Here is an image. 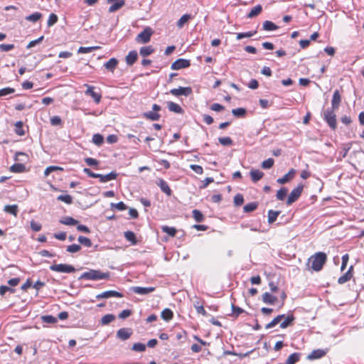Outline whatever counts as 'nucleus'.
I'll return each mask as SVG.
<instances>
[{
	"label": "nucleus",
	"mask_w": 364,
	"mask_h": 364,
	"mask_svg": "<svg viewBox=\"0 0 364 364\" xmlns=\"http://www.w3.org/2000/svg\"><path fill=\"white\" fill-rule=\"evenodd\" d=\"M57 199L66 204H71L73 203V198L70 195H60L58 196Z\"/></svg>",
	"instance_id": "864d4df0"
},
{
	"label": "nucleus",
	"mask_w": 364,
	"mask_h": 364,
	"mask_svg": "<svg viewBox=\"0 0 364 364\" xmlns=\"http://www.w3.org/2000/svg\"><path fill=\"white\" fill-rule=\"evenodd\" d=\"M191 18H192V16L191 14H186L183 15L179 20L177 21V26L179 28H181L183 27L184 24L187 23Z\"/></svg>",
	"instance_id": "7c9ffc66"
},
{
	"label": "nucleus",
	"mask_w": 364,
	"mask_h": 364,
	"mask_svg": "<svg viewBox=\"0 0 364 364\" xmlns=\"http://www.w3.org/2000/svg\"><path fill=\"white\" fill-rule=\"evenodd\" d=\"M4 210L6 213H10L16 217L18 214V207L17 205H6L4 206Z\"/></svg>",
	"instance_id": "b1692460"
},
{
	"label": "nucleus",
	"mask_w": 364,
	"mask_h": 364,
	"mask_svg": "<svg viewBox=\"0 0 364 364\" xmlns=\"http://www.w3.org/2000/svg\"><path fill=\"white\" fill-rule=\"evenodd\" d=\"M42 321L47 323H55L58 321L57 318L51 315H46L42 316Z\"/></svg>",
	"instance_id": "6e6d98bb"
},
{
	"label": "nucleus",
	"mask_w": 364,
	"mask_h": 364,
	"mask_svg": "<svg viewBox=\"0 0 364 364\" xmlns=\"http://www.w3.org/2000/svg\"><path fill=\"white\" fill-rule=\"evenodd\" d=\"M84 86L87 87V90L85 91V95L91 96L93 98V100H95V102L97 104H98L101 100V97H102L101 94L100 92H95L94 90L95 87L91 85L85 84Z\"/></svg>",
	"instance_id": "6e6552de"
},
{
	"label": "nucleus",
	"mask_w": 364,
	"mask_h": 364,
	"mask_svg": "<svg viewBox=\"0 0 364 364\" xmlns=\"http://www.w3.org/2000/svg\"><path fill=\"white\" fill-rule=\"evenodd\" d=\"M295 173L296 171L294 168H291L283 177L278 178L277 182L279 184L287 183L294 178Z\"/></svg>",
	"instance_id": "ddd939ff"
},
{
	"label": "nucleus",
	"mask_w": 364,
	"mask_h": 364,
	"mask_svg": "<svg viewBox=\"0 0 364 364\" xmlns=\"http://www.w3.org/2000/svg\"><path fill=\"white\" fill-rule=\"evenodd\" d=\"M323 119L332 129H336L337 123L336 116V114L334 113V109H333L332 108H328L326 110H324Z\"/></svg>",
	"instance_id": "7ed1b4c3"
},
{
	"label": "nucleus",
	"mask_w": 364,
	"mask_h": 364,
	"mask_svg": "<svg viewBox=\"0 0 364 364\" xmlns=\"http://www.w3.org/2000/svg\"><path fill=\"white\" fill-rule=\"evenodd\" d=\"M262 6L260 4H258L251 9V11L247 15V17L249 18H252L258 16L262 12Z\"/></svg>",
	"instance_id": "393cba45"
},
{
	"label": "nucleus",
	"mask_w": 364,
	"mask_h": 364,
	"mask_svg": "<svg viewBox=\"0 0 364 364\" xmlns=\"http://www.w3.org/2000/svg\"><path fill=\"white\" fill-rule=\"evenodd\" d=\"M304 189V186L301 183L299 184L295 188H294L288 196L287 200V205H290L295 201H296L300 197Z\"/></svg>",
	"instance_id": "20e7f679"
},
{
	"label": "nucleus",
	"mask_w": 364,
	"mask_h": 364,
	"mask_svg": "<svg viewBox=\"0 0 364 364\" xmlns=\"http://www.w3.org/2000/svg\"><path fill=\"white\" fill-rule=\"evenodd\" d=\"M161 316L164 321H169L173 318V314L171 309H165L161 311Z\"/></svg>",
	"instance_id": "473e14b6"
},
{
	"label": "nucleus",
	"mask_w": 364,
	"mask_h": 364,
	"mask_svg": "<svg viewBox=\"0 0 364 364\" xmlns=\"http://www.w3.org/2000/svg\"><path fill=\"white\" fill-rule=\"evenodd\" d=\"M42 17V14L40 12H34L29 16H27L25 19L30 22H36Z\"/></svg>",
	"instance_id": "e433bc0d"
},
{
	"label": "nucleus",
	"mask_w": 364,
	"mask_h": 364,
	"mask_svg": "<svg viewBox=\"0 0 364 364\" xmlns=\"http://www.w3.org/2000/svg\"><path fill=\"white\" fill-rule=\"evenodd\" d=\"M326 254L323 252H318L315 253L309 259L307 265L311 264V269L315 272H319L322 269L324 264L326 262Z\"/></svg>",
	"instance_id": "f257e3e1"
},
{
	"label": "nucleus",
	"mask_w": 364,
	"mask_h": 364,
	"mask_svg": "<svg viewBox=\"0 0 364 364\" xmlns=\"http://www.w3.org/2000/svg\"><path fill=\"white\" fill-rule=\"evenodd\" d=\"M80 249V245L77 244H73L67 247V251L71 253L77 252Z\"/></svg>",
	"instance_id": "680f3d73"
},
{
	"label": "nucleus",
	"mask_w": 364,
	"mask_h": 364,
	"mask_svg": "<svg viewBox=\"0 0 364 364\" xmlns=\"http://www.w3.org/2000/svg\"><path fill=\"white\" fill-rule=\"evenodd\" d=\"M155 287H133L131 288L132 291L137 294L140 295H146L149 293H151L155 291Z\"/></svg>",
	"instance_id": "f8f14e48"
},
{
	"label": "nucleus",
	"mask_w": 364,
	"mask_h": 364,
	"mask_svg": "<svg viewBox=\"0 0 364 364\" xmlns=\"http://www.w3.org/2000/svg\"><path fill=\"white\" fill-rule=\"evenodd\" d=\"M232 316L237 318L240 314L244 312V310L239 306H236L234 304H232Z\"/></svg>",
	"instance_id": "052dcab7"
},
{
	"label": "nucleus",
	"mask_w": 364,
	"mask_h": 364,
	"mask_svg": "<svg viewBox=\"0 0 364 364\" xmlns=\"http://www.w3.org/2000/svg\"><path fill=\"white\" fill-rule=\"evenodd\" d=\"M152 34H153L152 29L150 27H146L137 35L136 40L138 42L146 43L149 42Z\"/></svg>",
	"instance_id": "423d86ee"
},
{
	"label": "nucleus",
	"mask_w": 364,
	"mask_h": 364,
	"mask_svg": "<svg viewBox=\"0 0 364 364\" xmlns=\"http://www.w3.org/2000/svg\"><path fill=\"white\" fill-rule=\"evenodd\" d=\"M58 17L56 14L52 13L49 15L48 19V26L50 27L55 24L58 22Z\"/></svg>",
	"instance_id": "603ef678"
},
{
	"label": "nucleus",
	"mask_w": 364,
	"mask_h": 364,
	"mask_svg": "<svg viewBox=\"0 0 364 364\" xmlns=\"http://www.w3.org/2000/svg\"><path fill=\"white\" fill-rule=\"evenodd\" d=\"M156 184L161 188V191L166 193L167 196H171L172 194L171 189L170 188L167 182L164 179H159V181L156 182Z\"/></svg>",
	"instance_id": "4468645a"
},
{
	"label": "nucleus",
	"mask_w": 364,
	"mask_h": 364,
	"mask_svg": "<svg viewBox=\"0 0 364 364\" xmlns=\"http://www.w3.org/2000/svg\"><path fill=\"white\" fill-rule=\"evenodd\" d=\"M109 272H103L99 269H90L88 272L82 273L79 279L97 281L100 279H107L109 277Z\"/></svg>",
	"instance_id": "f03ea898"
},
{
	"label": "nucleus",
	"mask_w": 364,
	"mask_h": 364,
	"mask_svg": "<svg viewBox=\"0 0 364 364\" xmlns=\"http://www.w3.org/2000/svg\"><path fill=\"white\" fill-rule=\"evenodd\" d=\"M257 206H258V204L256 202L250 203L246 204L243 207V210L245 213H250V212H252L255 210H256Z\"/></svg>",
	"instance_id": "79ce46f5"
},
{
	"label": "nucleus",
	"mask_w": 364,
	"mask_h": 364,
	"mask_svg": "<svg viewBox=\"0 0 364 364\" xmlns=\"http://www.w3.org/2000/svg\"><path fill=\"white\" fill-rule=\"evenodd\" d=\"M341 101V97L340 92L338 90H335L333 95V98L331 100V108L333 109H338Z\"/></svg>",
	"instance_id": "2eb2a0df"
},
{
	"label": "nucleus",
	"mask_w": 364,
	"mask_h": 364,
	"mask_svg": "<svg viewBox=\"0 0 364 364\" xmlns=\"http://www.w3.org/2000/svg\"><path fill=\"white\" fill-rule=\"evenodd\" d=\"M274 163V160L272 158H269L262 163L261 167L264 169H269L273 166Z\"/></svg>",
	"instance_id": "09e8293b"
},
{
	"label": "nucleus",
	"mask_w": 364,
	"mask_h": 364,
	"mask_svg": "<svg viewBox=\"0 0 364 364\" xmlns=\"http://www.w3.org/2000/svg\"><path fill=\"white\" fill-rule=\"evenodd\" d=\"M287 191H288V190L287 188H285V187L281 188L279 191H277V193L276 195L277 198L279 200H283L287 196Z\"/></svg>",
	"instance_id": "49530a36"
},
{
	"label": "nucleus",
	"mask_w": 364,
	"mask_h": 364,
	"mask_svg": "<svg viewBox=\"0 0 364 364\" xmlns=\"http://www.w3.org/2000/svg\"><path fill=\"white\" fill-rule=\"evenodd\" d=\"M117 173L114 171H112L106 175L99 173V176L97 178H100L101 183H106L112 180L116 179Z\"/></svg>",
	"instance_id": "dca6fc26"
},
{
	"label": "nucleus",
	"mask_w": 364,
	"mask_h": 364,
	"mask_svg": "<svg viewBox=\"0 0 364 364\" xmlns=\"http://www.w3.org/2000/svg\"><path fill=\"white\" fill-rule=\"evenodd\" d=\"M262 301L267 304H274L277 301V298L269 292H265L262 294Z\"/></svg>",
	"instance_id": "aec40b11"
},
{
	"label": "nucleus",
	"mask_w": 364,
	"mask_h": 364,
	"mask_svg": "<svg viewBox=\"0 0 364 364\" xmlns=\"http://www.w3.org/2000/svg\"><path fill=\"white\" fill-rule=\"evenodd\" d=\"M300 359V353H294L291 354L287 359L285 364H295Z\"/></svg>",
	"instance_id": "f704fd0d"
},
{
	"label": "nucleus",
	"mask_w": 364,
	"mask_h": 364,
	"mask_svg": "<svg viewBox=\"0 0 364 364\" xmlns=\"http://www.w3.org/2000/svg\"><path fill=\"white\" fill-rule=\"evenodd\" d=\"M256 33H257V31H255L245 32V33H239L237 35V39L240 40L243 38H250V37L253 36Z\"/></svg>",
	"instance_id": "13d9d810"
},
{
	"label": "nucleus",
	"mask_w": 364,
	"mask_h": 364,
	"mask_svg": "<svg viewBox=\"0 0 364 364\" xmlns=\"http://www.w3.org/2000/svg\"><path fill=\"white\" fill-rule=\"evenodd\" d=\"M132 350L136 352H144L146 350V345L141 343H136L132 346Z\"/></svg>",
	"instance_id": "3c124183"
},
{
	"label": "nucleus",
	"mask_w": 364,
	"mask_h": 364,
	"mask_svg": "<svg viewBox=\"0 0 364 364\" xmlns=\"http://www.w3.org/2000/svg\"><path fill=\"white\" fill-rule=\"evenodd\" d=\"M232 113L237 117H242L246 114V109L245 108H237L232 110Z\"/></svg>",
	"instance_id": "8fccbe9b"
},
{
	"label": "nucleus",
	"mask_w": 364,
	"mask_h": 364,
	"mask_svg": "<svg viewBox=\"0 0 364 364\" xmlns=\"http://www.w3.org/2000/svg\"><path fill=\"white\" fill-rule=\"evenodd\" d=\"M154 51V49L152 48V46H144L140 48L139 53L141 56L146 57L153 53Z\"/></svg>",
	"instance_id": "c9c22d12"
},
{
	"label": "nucleus",
	"mask_w": 364,
	"mask_h": 364,
	"mask_svg": "<svg viewBox=\"0 0 364 364\" xmlns=\"http://www.w3.org/2000/svg\"><path fill=\"white\" fill-rule=\"evenodd\" d=\"M262 28L265 31H275L278 28V26L270 21H265L263 23Z\"/></svg>",
	"instance_id": "4c0bfd02"
},
{
	"label": "nucleus",
	"mask_w": 364,
	"mask_h": 364,
	"mask_svg": "<svg viewBox=\"0 0 364 364\" xmlns=\"http://www.w3.org/2000/svg\"><path fill=\"white\" fill-rule=\"evenodd\" d=\"M15 132L19 136L24 135L25 132L23 129V122L21 121H18L15 124Z\"/></svg>",
	"instance_id": "de8ad7c7"
},
{
	"label": "nucleus",
	"mask_w": 364,
	"mask_h": 364,
	"mask_svg": "<svg viewBox=\"0 0 364 364\" xmlns=\"http://www.w3.org/2000/svg\"><path fill=\"white\" fill-rule=\"evenodd\" d=\"M50 269L63 273H72L75 271V268L73 266L67 264H53L50 266Z\"/></svg>",
	"instance_id": "39448f33"
},
{
	"label": "nucleus",
	"mask_w": 364,
	"mask_h": 364,
	"mask_svg": "<svg viewBox=\"0 0 364 364\" xmlns=\"http://www.w3.org/2000/svg\"><path fill=\"white\" fill-rule=\"evenodd\" d=\"M144 117L146 118L152 120V121H156V120H159V119L160 114H158L156 112H154L152 110V111H149V112H145L144 113Z\"/></svg>",
	"instance_id": "a19ab883"
},
{
	"label": "nucleus",
	"mask_w": 364,
	"mask_h": 364,
	"mask_svg": "<svg viewBox=\"0 0 364 364\" xmlns=\"http://www.w3.org/2000/svg\"><path fill=\"white\" fill-rule=\"evenodd\" d=\"M191 65V63L189 60L178 58L174 63H172L171 68V69H181V68H187Z\"/></svg>",
	"instance_id": "9b49d317"
},
{
	"label": "nucleus",
	"mask_w": 364,
	"mask_h": 364,
	"mask_svg": "<svg viewBox=\"0 0 364 364\" xmlns=\"http://www.w3.org/2000/svg\"><path fill=\"white\" fill-rule=\"evenodd\" d=\"M85 161L90 166H97L99 165V161L93 158L87 157L85 159Z\"/></svg>",
	"instance_id": "69168bd1"
},
{
	"label": "nucleus",
	"mask_w": 364,
	"mask_h": 364,
	"mask_svg": "<svg viewBox=\"0 0 364 364\" xmlns=\"http://www.w3.org/2000/svg\"><path fill=\"white\" fill-rule=\"evenodd\" d=\"M124 237L127 241L130 242L132 245H136L137 240L135 234L132 231H126L124 232Z\"/></svg>",
	"instance_id": "72a5a7b5"
},
{
	"label": "nucleus",
	"mask_w": 364,
	"mask_h": 364,
	"mask_svg": "<svg viewBox=\"0 0 364 364\" xmlns=\"http://www.w3.org/2000/svg\"><path fill=\"white\" fill-rule=\"evenodd\" d=\"M326 354V351L322 349L314 350L310 354L308 355L307 359L309 360H315L319 359L324 356Z\"/></svg>",
	"instance_id": "a211bd4d"
},
{
	"label": "nucleus",
	"mask_w": 364,
	"mask_h": 364,
	"mask_svg": "<svg viewBox=\"0 0 364 364\" xmlns=\"http://www.w3.org/2000/svg\"><path fill=\"white\" fill-rule=\"evenodd\" d=\"M192 214H193V218L195 219V220L198 223H201L204 220V216L202 214V213L197 210V209H194L193 211H192Z\"/></svg>",
	"instance_id": "37998d69"
},
{
	"label": "nucleus",
	"mask_w": 364,
	"mask_h": 364,
	"mask_svg": "<svg viewBox=\"0 0 364 364\" xmlns=\"http://www.w3.org/2000/svg\"><path fill=\"white\" fill-rule=\"evenodd\" d=\"M15 90L11 87H5L0 90V97L6 96L10 94H13Z\"/></svg>",
	"instance_id": "0e129e2a"
},
{
	"label": "nucleus",
	"mask_w": 364,
	"mask_h": 364,
	"mask_svg": "<svg viewBox=\"0 0 364 364\" xmlns=\"http://www.w3.org/2000/svg\"><path fill=\"white\" fill-rule=\"evenodd\" d=\"M77 240L81 245L87 247H90L92 246V242L88 237L80 235L78 237Z\"/></svg>",
	"instance_id": "a18cd8bd"
},
{
	"label": "nucleus",
	"mask_w": 364,
	"mask_h": 364,
	"mask_svg": "<svg viewBox=\"0 0 364 364\" xmlns=\"http://www.w3.org/2000/svg\"><path fill=\"white\" fill-rule=\"evenodd\" d=\"M218 141L223 146H231L233 143L232 139L229 136L220 137Z\"/></svg>",
	"instance_id": "4d7b16f0"
},
{
	"label": "nucleus",
	"mask_w": 364,
	"mask_h": 364,
	"mask_svg": "<svg viewBox=\"0 0 364 364\" xmlns=\"http://www.w3.org/2000/svg\"><path fill=\"white\" fill-rule=\"evenodd\" d=\"M115 319V316L111 314H106L102 317L100 323L102 325H107Z\"/></svg>",
	"instance_id": "ea45409f"
},
{
	"label": "nucleus",
	"mask_w": 364,
	"mask_h": 364,
	"mask_svg": "<svg viewBox=\"0 0 364 364\" xmlns=\"http://www.w3.org/2000/svg\"><path fill=\"white\" fill-rule=\"evenodd\" d=\"M167 105H168V108L169 111H171V112L178 113V114H181L183 112V110L181 107V106L173 102H168Z\"/></svg>",
	"instance_id": "4be33fe9"
},
{
	"label": "nucleus",
	"mask_w": 364,
	"mask_h": 364,
	"mask_svg": "<svg viewBox=\"0 0 364 364\" xmlns=\"http://www.w3.org/2000/svg\"><path fill=\"white\" fill-rule=\"evenodd\" d=\"M60 223L61 224L65 225H75L78 224V220L74 219L72 217L67 216L63 218H62L60 220Z\"/></svg>",
	"instance_id": "c85d7f7f"
},
{
	"label": "nucleus",
	"mask_w": 364,
	"mask_h": 364,
	"mask_svg": "<svg viewBox=\"0 0 364 364\" xmlns=\"http://www.w3.org/2000/svg\"><path fill=\"white\" fill-rule=\"evenodd\" d=\"M138 53L136 50H131L126 56V63L128 66H132L136 61Z\"/></svg>",
	"instance_id": "f3484780"
},
{
	"label": "nucleus",
	"mask_w": 364,
	"mask_h": 364,
	"mask_svg": "<svg viewBox=\"0 0 364 364\" xmlns=\"http://www.w3.org/2000/svg\"><path fill=\"white\" fill-rule=\"evenodd\" d=\"M104 141V137L100 134H95L92 136V142L97 146H101Z\"/></svg>",
	"instance_id": "c03bdc74"
},
{
	"label": "nucleus",
	"mask_w": 364,
	"mask_h": 364,
	"mask_svg": "<svg viewBox=\"0 0 364 364\" xmlns=\"http://www.w3.org/2000/svg\"><path fill=\"white\" fill-rule=\"evenodd\" d=\"M111 207L115 208L119 210H124L127 209V205L123 202H119L117 203H111Z\"/></svg>",
	"instance_id": "338daca9"
},
{
	"label": "nucleus",
	"mask_w": 364,
	"mask_h": 364,
	"mask_svg": "<svg viewBox=\"0 0 364 364\" xmlns=\"http://www.w3.org/2000/svg\"><path fill=\"white\" fill-rule=\"evenodd\" d=\"M118 64V60L112 58L108 61L103 63V67L107 69L114 68Z\"/></svg>",
	"instance_id": "58836bf2"
},
{
	"label": "nucleus",
	"mask_w": 364,
	"mask_h": 364,
	"mask_svg": "<svg viewBox=\"0 0 364 364\" xmlns=\"http://www.w3.org/2000/svg\"><path fill=\"white\" fill-rule=\"evenodd\" d=\"M284 320L282 322H280V328H286L290 325H291L292 322L294 320V317L292 314L288 315L287 316H285Z\"/></svg>",
	"instance_id": "bb28decb"
},
{
	"label": "nucleus",
	"mask_w": 364,
	"mask_h": 364,
	"mask_svg": "<svg viewBox=\"0 0 364 364\" xmlns=\"http://www.w3.org/2000/svg\"><path fill=\"white\" fill-rule=\"evenodd\" d=\"M98 48L97 46H92V47H80L77 52L80 53H87L91 51Z\"/></svg>",
	"instance_id": "e2e57ef3"
},
{
	"label": "nucleus",
	"mask_w": 364,
	"mask_h": 364,
	"mask_svg": "<svg viewBox=\"0 0 364 364\" xmlns=\"http://www.w3.org/2000/svg\"><path fill=\"white\" fill-rule=\"evenodd\" d=\"M250 175L252 181L256 183L264 176V173L258 169H252L250 172Z\"/></svg>",
	"instance_id": "6ab92c4d"
},
{
	"label": "nucleus",
	"mask_w": 364,
	"mask_h": 364,
	"mask_svg": "<svg viewBox=\"0 0 364 364\" xmlns=\"http://www.w3.org/2000/svg\"><path fill=\"white\" fill-rule=\"evenodd\" d=\"M132 334V330L129 328H122L117 331V337L122 340L126 341L130 338Z\"/></svg>",
	"instance_id": "9d476101"
},
{
	"label": "nucleus",
	"mask_w": 364,
	"mask_h": 364,
	"mask_svg": "<svg viewBox=\"0 0 364 364\" xmlns=\"http://www.w3.org/2000/svg\"><path fill=\"white\" fill-rule=\"evenodd\" d=\"M244 202V198L242 194L237 193L234 197V203L236 206L241 205Z\"/></svg>",
	"instance_id": "bf43d9fd"
},
{
	"label": "nucleus",
	"mask_w": 364,
	"mask_h": 364,
	"mask_svg": "<svg viewBox=\"0 0 364 364\" xmlns=\"http://www.w3.org/2000/svg\"><path fill=\"white\" fill-rule=\"evenodd\" d=\"M193 306L196 308L197 313L206 315V311L205 310L203 305L199 304V302L194 303Z\"/></svg>",
	"instance_id": "774afa93"
},
{
	"label": "nucleus",
	"mask_w": 364,
	"mask_h": 364,
	"mask_svg": "<svg viewBox=\"0 0 364 364\" xmlns=\"http://www.w3.org/2000/svg\"><path fill=\"white\" fill-rule=\"evenodd\" d=\"M285 317L284 314L278 315L277 317H275L271 322L267 323L265 326L267 329L272 328L274 327L277 324L280 323L282 320Z\"/></svg>",
	"instance_id": "cd10ccee"
},
{
	"label": "nucleus",
	"mask_w": 364,
	"mask_h": 364,
	"mask_svg": "<svg viewBox=\"0 0 364 364\" xmlns=\"http://www.w3.org/2000/svg\"><path fill=\"white\" fill-rule=\"evenodd\" d=\"M281 213L279 210H269L268 211V223L269 224L273 223L276 221L278 215Z\"/></svg>",
	"instance_id": "2f4dec72"
},
{
	"label": "nucleus",
	"mask_w": 364,
	"mask_h": 364,
	"mask_svg": "<svg viewBox=\"0 0 364 364\" xmlns=\"http://www.w3.org/2000/svg\"><path fill=\"white\" fill-rule=\"evenodd\" d=\"M9 170L12 173H23L26 171V166L23 164L17 163L10 166Z\"/></svg>",
	"instance_id": "5701e85b"
},
{
	"label": "nucleus",
	"mask_w": 364,
	"mask_h": 364,
	"mask_svg": "<svg viewBox=\"0 0 364 364\" xmlns=\"http://www.w3.org/2000/svg\"><path fill=\"white\" fill-rule=\"evenodd\" d=\"M125 4V0H119L118 1L114 3L112 5H111L109 8V13H114L116 11L119 10L122 7H123Z\"/></svg>",
	"instance_id": "a878e982"
},
{
	"label": "nucleus",
	"mask_w": 364,
	"mask_h": 364,
	"mask_svg": "<svg viewBox=\"0 0 364 364\" xmlns=\"http://www.w3.org/2000/svg\"><path fill=\"white\" fill-rule=\"evenodd\" d=\"M351 145H352L351 143H348V144L343 145V146L341 148V151L339 153V158L338 159V160H341L342 159L345 158L347 156L348 152L349 151V150L351 148Z\"/></svg>",
	"instance_id": "c756f323"
},
{
	"label": "nucleus",
	"mask_w": 364,
	"mask_h": 364,
	"mask_svg": "<svg viewBox=\"0 0 364 364\" xmlns=\"http://www.w3.org/2000/svg\"><path fill=\"white\" fill-rule=\"evenodd\" d=\"M162 231L171 237H174L176 233V230L174 228L168 226H163Z\"/></svg>",
	"instance_id": "5fc2aeb1"
},
{
	"label": "nucleus",
	"mask_w": 364,
	"mask_h": 364,
	"mask_svg": "<svg viewBox=\"0 0 364 364\" xmlns=\"http://www.w3.org/2000/svg\"><path fill=\"white\" fill-rule=\"evenodd\" d=\"M110 297H123V294L114 290H109L99 294L96 296L97 299H107Z\"/></svg>",
	"instance_id": "1a4fd4ad"
},
{
	"label": "nucleus",
	"mask_w": 364,
	"mask_h": 364,
	"mask_svg": "<svg viewBox=\"0 0 364 364\" xmlns=\"http://www.w3.org/2000/svg\"><path fill=\"white\" fill-rule=\"evenodd\" d=\"M170 92L175 96H188L192 93V88L191 87H179L171 90Z\"/></svg>",
	"instance_id": "0eeeda50"
},
{
	"label": "nucleus",
	"mask_w": 364,
	"mask_h": 364,
	"mask_svg": "<svg viewBox=\"0 0 364 364\" xmlns=\"http://www.w3.org/2000/svg\"><path fill=\"white\" fill-rule=\"evenodd\" d=\"M353 269V267L351 266L349 269L341 277H340L338 279V282L340 284H345L348 281H349L352 277L351 270Z\"/></svg>",
	"instance_id": "412c9836"
}]
</instances>
